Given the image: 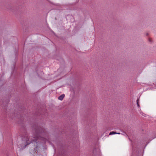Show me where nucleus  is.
Wrapping results in <instances>:
<instances>
[{
    "instance_id": "2",
    "label": "nucleus",
    "mask_w": 156,
    "mask_h": 156,
    "mask_svg": "<svg viewBox=\"0 0 156 156\" xmlns=\"http://www.w3.org/2000/svg\"><path fill=\"white\" fill-rule=\"evenodd\" d=\"M64 96H65L64 94H62L58 97V99L60 100H62L63 99Z\"/></svg>"
},
{
    "instance_id": "4",
    "label": "nucleus",
    "mask_w": 156,
    "mask_h": 156,
    "mask_svg": "<svg viewBox=\"0 0 156 156\" xmlns=\"http://www.w3.org/2000/svg\"><path fill=\"white\" fill-rule=\"evenodd\" d=\"M137 106L139 107H140V105H139V100H138V99H137Z\"/></svg>"
},
{
    "instance_id": "5",
    "label": "nucleus",
    "mask_w": 156,
    "mask_h": 156,
    "mask_svg": "<svg viewBox=\"0 0 156 156\" xmlns=\"http://www.w3.org/2000/svg\"><path fill=\"white\" fill-rule=\"evenodd\" d=\"M149 40L150 41H151V39H149Z\"/></svg>"
},
{
    "instance_id": "3",
    "label": "nucleus",
    "mask_w": 156,
    "mask_h": 156,
    "mask_svg": "<svg viewBox=\"0 0 156 156\" xmlns=\"http://www.w3.org/2000/svg\"><path fill=\"white\" fill-rule=\"evenodd\" d=\"M120 134V133H116V132H114V131H112V132H111L110 133L109 135H111L114 134Z\"/></svg>"
},
{
    "instance_id": "1",
    "label": "nucleus",
    "mask_w": 156,
    "mask_h": 156,
    "mask_svg": "<svg viewBox=\"0 0 156 156\" xmlns=\"http://www.w3.org/2000/svg\"><path fill=\"white\" fill-rule=\"evenodd\" d=\"M41 133H37L36 135L33 137V139L32 140H31V139L30 138L28 139V140H27L26 141V143L27 144L26 145H25V146L23 147L22 146L21 148H24L28 144H30V140H31V143H33L34 142L35 143H36L37 144V142L36 141L37 140H44V138L43 137H41L40 136V135H41Z\"/></svg>"
}]
</instances>
